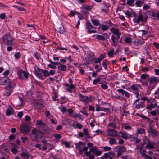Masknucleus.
I'll list each match as a JSON object with an SVG mask.
<instances>
[{"mask_svg":"<svg viewBox=\"0 0 159 159\" xmlns=\"http://www.w3.org/2000/svg\"><path fill=\"white\" fill-rule=\"evenodd\" d=\"M110 31L114 34L111 36V39L113 43V45L116 46L117 44L118 39L121 35L120 30L118 28L112 27L110 30Z\"/></svg>","mask_w":159,"mask_h":159,"instance_id":"nucleus-1","label":"nucleus"},{"mask_svg":"<svg viewBox=\"0 0 159 159\" xmlns=\"http://www.w3.org/2000/svg\"><path fill=\"white\" fill-rule=\"evenodd\" d=\"M36 125L37 126L39 125V128L41 129L46 134H49L52 130V129L50 128L41 120H38Z\"/></svg>","mask_w":159,"mask_h":159,"instance_id":"nucleus-2","label":"nucleus"},{"mask_svg":"<svg viewBox=\"0 0 159 159\" xmlns=\"http://www.w3.org/2000/svg\"><path fill=\"white\" fill-rule=\"evenodd\" d=\"M42 133V132L38 130L36 128H34L32 130L30 134V138L32 141L37 142L39 137H42V136L40 135Z\"/></svg>","mask_w":159,"mask_h":159,"instance_id":"nucleus-3","label":"nucleus"},{"mask_svg":"<svg viewBox=\"0 0 159 159\" xmlns=\"http://www.w3.org/2000/svg\"><path fill=\"white\" fill-rule=\"evenodd\" d=\"M147 17L143 14L140 12L139 14L133 19L134 23L139 24L140 22L145 23L147 22Z\"/></svg>","mask_w":159,"mask_h":159,"instance_id":"nucleus-4","label":"nucleus"},{"mask_svg":"<svg viewBox=\"0 0 159 159\" xmlns=\"http://www.w3.org/2000/svg\"><path fill=\"white\" fill-rule=\"evenodd\" d=\"M14 38L10 34L5 35L2 37V41L6 45H9L12 44Z\"/></svg>","mask_w":159,"mask_h":159,"instance_id":"nucleus-5","label":"nucleus"},{"mask_svg":"<svg viewBox=\"0 0 159 159\" xmlns=\"http://www.w3.org/2000/svg\"><path fill=\"white\" fill-rule=\"evenodd\" d=\"M139 85L138 84L132 85L130 86L129 88V91H133V93H134L136 98H138L139 96V90L138 88Z\"/></svg>","mask_w":159,"mask_h":159,"instance_id":"nucleus-6","label":"nucleus"},{"mask_svg":"<svg viewBox=\"0 0 159 159\" xmlns=\"http://www.w3.org/2000/svg\"><path fill=\"white\" fill-rule=\"evenodd\" d=\"M50 62L52 64L56 65H59L57 67L58 71H59V72L66 71L67 69V67L66 65L62 64H59L58 62L52 61H50Z\"/></svg>","mask_w":159,"mask_h":159,"instance_id":"nucleus-7","label":"nucleus"},{"mask_svg":"<svg viewBox=\"0 0 159 159\" xmlns=\"http://www.w3.org/2000/svg\"><path fill=\"white\" fill-rule=\"evenodd\" d=\"M18 74L19 78L24 80H26L28 77V73L24 70H19L18 73Z\"/></svg>","mask_w":159,"mask_h":159,"instance_id":"nucleus-8","label":"nucleus"},{"mask_svg":"<svg viewBox=\"0 0 159 159\" xmlns=\"http://www.w3.org/2000/svg\"><path fill=\"white\" fill-rule=\"evenodd\" d=\"M80 97V100L83 102H84L85 104H86L89 101H91L92 100L91 96L88 97L84 96L80 93L79 94Z\"/></svg>","mask_w":159,"mask_h":159,"instance_id":"nucleus-9","label":"nucleus"},{"mask_svg":"<svg viewBox=\"0 0 159 159\" xmlns=\"http://www.w3.org/2000/svg\"><path fill=\"white\" fill-rule=\"evenodd\" d=\"M34 103V107L37 109L42 108L44 106V102L41 99H39L36 101Z\"/></svg>","mask_w":159,"mask_h":159,"instance_id":"nucleus-10","label":"nucleus"},{"mask_svg":"<svg viewBox=\"0 0 159 159\" xmlns=\"http://www.w3.org/2000/svg\"><path fill=\"white\" fill-rule=\"evenodd\" d=\"M107 132L109 136L111 137L120 136L118 134V132L114 129H107Z\"/></svg>","mask_w":159,"mask_h":159,"instance_id":"nucleus-11","label":"nucleus"},{"mask_svg":"<svg viewBox=\"0 0 159 159\" xmlns=\"http://www.w3.org/2000/svg\"><path fill=\"white\" fill-rule=\"evenodd\" d=\"M37 70L34 71V73L35 75L39 78H40L41 80H43L44 78L42 75V74L43 73V70L39 67H37Z\"/></svg>","mask_w":159,"mask_h":159,"instance_id":"nucleus-12","label":"nucleus"},{"mask_svg":"<svg viewBox=\"0 0 159 159\" xmlns=\"http://www.w3.org/2000/svg\"><path fill=\"white\" fill-rule=\"evenodd\" d=\"M116 154L112 151H110L107 153H105L103 157L105 159H113L115 157Z\"/></svg>","mask_w":159,"mask_h":159,"instance_id":"nucleus-13","label":"nucleus"},{"mask_svg":"<svg viewBox=\"0 0 159 159\" xmlns=\"http://www.w3.org/2000/svg\"><path fill=\"white\" fill-rule=\"evenodd\" d=\"M148 131L153 138L157 137L159 135L158 132L155 129H154L152 127H150V129Z\"/></svg>","mask_w":159,"mask_h":159,"instance_id":"nucleus-14","label":"nucleus"},{"mask_svg":"<svg viewBox=\"0 0 159 159\" xmlns=\"http://www.w3.org/2000/svg\"><path fill=\"white\" fill-rule=\"evenodd\" d=\"M9 151L8 148L4 145L0 146V152L2 154H6Z\"/></svg>","mask_w":159,"mask_h":159,"instance_id":"nucleus-15","label":"nucleus"},{"mask_svg":"<svg viewBox=\"0 0 159 159\" xmlns=\"http://www.w3.org/2000/svg\"><path fill=\"white\" fill-rule=\"evenodd\" d=\"M139 98H138L134 102V104L135 106V107L137 109H139L141 107H143V102H139Z\"/></svg>","mask_w":159,"mask_h":159,"instance_id":"nucleus-16","label":"nucleus"},{"mask_svg":"<svg viewBox=\"0 0 159 159\" xmlns=\"http://www.w3.org/2000/svg\"><path fill=\"white\" fill-rule=\"evenodd\" d=\"M20 130L22 133L26 134H27L30 131V129L29 127L25 125H22L20 128Z\"/></svg>","mask_w":159,"mask_h":159,"instance_id":"nucleus-17","label":"nucleus"},{"mask_svg":"<svg viewBox=\"0 0 159 159\" xmlns=\"http://www.w3.org/2000/svg\"><path fill=\"white\" fill-rule=\"evenodd\" d=\"M118 92L120 94H121L122 96L125 95V96L128 98H129L130 97V93L122 89H118L117 90Z\"/></svg>","mask_w":159,"mask_h":159,"instance_id":"nucleus-18","label":"nucleus"},{"mask_svg":"<svg viewBox=\"0 0 159 159\" xmlns=\"http://www.w3.org/2000/svg\"><path fill=\"white\" fill-rule=\"evenodd\" d=\"M148 143L146 144L145 148L146 149H151L155 148V143L153 142H152L151 141H149L147 139Z\"/></svg>","mask_w":159,"mask_h":159,"instance_id":"nucleus-19","label":"nucleus"},{"mask_svg":"<svg viewBox=\"0 0 159 159\" xmlns=\"http://www.w3.org/2000/svg\"><path fill=\"white\" fill-rule=\"evenodd\" d=\"M134 44L135 46H139L143 45L144 43V39H142L135 40L134 41Z\"/></svg>","mask_w":159,"mask_h":159,"instance_id":"nucleus-20","label":"nucleus"},{"mask_svg":"<svg viewBox=\"0 0 159 159\" xmlns=\"http://www.w3.org/2000/svg\"><path fill=\"white\" fill-rule=\"evenodd\" d=\"M95 110L96 111H103L108 112L109 111V110L105 107L98 106L97 105H96Z\"/></svg>","mask_w":159,"mask_h":159,"instance_id":"nucleus-21","label":"nucleus"},{"mask_svg":"<svg viewBox=\"0 0 159 159\" xmlns=\"http://www.w3.org/2000/svg\"><path fill=\"white\" fill-rule=\"evenodd\" d=\"M157 106V103L154 102H152L150 104L148 105L146 107V109L149 110H151L152 109L154 108Z\"/></svg>","mask_w":159,"mask_h":159,"instance_id":"nucleus-22","label":"nucleus"},{"mask_svg":"<svg viewBox=\"0 0 159 159\" xmlns=\"http://www.w3.org/2000/svg\"><path fill=\"white\" fill-rule=\"evenodd\" d=\"M105 57L104 55L101 54L99 57H97L95 60L94 62L95 63H100Z\"/></svg>","mask_w":159,"mask_h":159,"instance_id":"nucleus-23","label":"nucleus"},{"mask_svg":"<svg viewBox=\"0 0 159 159\" xmlns=\"http://www.w3.org/2000/svg\"><path fill=\"white\" fill-rule=\"evenodd\" d=\"M149 84H152L153 83L158 82V78L154 76H151L148 79Z\"/></svg>","mask_w":159,"mask_h":159,"instance_id":"nucleus-24","label":"nucleus"},{"mask_svg":"<svg viewBox=\"0 0 159 159\" xmlns=\"http://www.w3.org/2000/svg\"><path fill=\"white\" fill-rule=\"evenodd\" d=\"M11 80L9 79L4 80L2 79L0 81V85H9Z\"/></svg>","mask_w":159,"mask_h":159,"instance_id":"nucleus-25","label":"nucleus"},{"mask_svg":"<svg viewBox=\"0 0 159 159\" xmlns=\"http://www.w3.org/2000/svg\"><path fill=\"white\" fill-rule=\"evenodd\" d=\"M97 148L96 147H92L90 148L88 152H87L85 153V154L86 156H88V155L90 154V153L94 152L97 151Z\"/></svg>","mask_w":159,"mask_h":159,"instance_id":"nucleus-26","label":"nucleus"},{"mask_svg":"<svg viewBox=\"0 0 159 159\" xmlns=\"http://www.w3.org/2000/svg\"><path fill=\"white\" fill-rule=\"evenodd\" d=\"M12 92V91L11 88H6L4 91V94L7 96L10 95Z\"/></svg>","mask_w":159,"mask_h":159,"instance_id":"nucleus-27","label":"nucleus"},{"mask_svg":"<svg viewBox=\"0 0 159 159\" xmlns=\"http://www.w3.org/2000/svg\"><path fill=\"white\" fill-rule=\"evenodd\" d=\"M132 39L129 37H126L125 39V43L128 45H131L132 43Z\"/></svg>","mask_w":159,"mask_h":159,"instance_id":"nucleus-28","label":"nucleus"},{"mask_svg":"<svg viewBox=\"0 0 159 159\" xmlns=\"http://www.w3.org/2000/svg\"><path fill=\"white\" fill-rule=\"evenodd\" d=\"M109 27L110 26H108L107 25L103 24H101L100 26V27L103 31L107 30Z\"/></svg>","mask_w":159,"mask_h":159,"instance_id":"nucleus-29","label":"nucleus"},{"mask_svg":"<svg viewBox=\"0 0 159 159\" xmlns=\"http://www.w3.org/2000/svg\"><path fill=\"white\" fill-rule=\"evenodd\" d=\"M83 130L84 135H85L86 138L89 139L90 138V137L89 134L88 130L87 129L84 128L83 129Z\"/></svg>","mask_w":159,"mask_h":159,"instance_id":"nucleus-30","label":"nucleus"},{"mask_svg":"<svg viewBox=\"0 0 159 159\" xmlns=\"http://www.w3.org/2000/svg\"><path fill=\"white\" fill-rule=\"evenodd\" d=\"M103 131L100 130L99 129H98L97 130L95 131H93V136H94L97 135H99L103 133Z\"/></svg>","mask_w":159,"mask_h":159,"instance_id":"nucleus-31","label":"nucleus"},{"mask_svg":"<svg viewBox=\"0 0 159 159\" xmlns=\"http://www.w3.org/2000/svg\"><path fill=\"white\" fill-rule=\"evenodd\" d=\"M95 36H96V38L98 40L104 41L105 39V37L102 35L96 34Z\"/></svg>","mask_w":159,"mask_h":159,"instance_id":"nucleus-32","label":"nucleus"},{"mask_svg":"<svg viewBox=\"0 0 159 159\" xmlns=\"http://www.w3.org/2000/svg\"><path fill=\"white\" fill-rule=\"evenodd\" d=\"M109 143L111 145L115 144L116 143V141L114 138H110L109 139Z\"/></svg>","mask_w":159,"mask_h":159,"instance_id":"nucleus-33","label":"nucleus"},{"mask_svg":"<svg viewBox=\"0 0 159 159\" xmlns=\"http://www.w3.org/2000/svg\"><path fill=\"white\" fill-rule=\"evenodd\" d=\"M14 112V110L12 107L7 109L6 112V114L8 116L10 115Z\"/></svg>","mask_w":159,"mask_h":159,"instance_id":"nucleus-34","label":"nucleus"},{"mask_svg":"<svg viewBox=\"0 0 159 159\" xmlns=\"http://www.w3.org/2000/svg\"><path fill=\"white\" fill-rule=\"evenodd\" d=\"M12 7L16 8L18 10L20 11H26V10L24 8L21 7H20L18 6L17 5H14L12 6Z\"/></svg>","mask_w":159,"mask_h":159,"instance_id":"nucleus-35","label":"nucleus"},{"mask_svg":"<svg viewBox=\"0 0 159 159\" xmlns=\"http://www.w3.org/2000/svg\"><path fill=\"white\" fill-rule=\"evenodd\" d=\"M103 7L102 9L103 11L105 12H107L108 11V8L109 7V6L108 5H106L105 4H103Z\"/></svg>","mask_w":159,"mask_h":159,"instance_id":"nucleus-36","label":"nucleus"},{"mask_svg":"<svg viewBox=\"0 0 159 159\" xmlns=\"http://www.w3.org/2000/svg\"><path fill=\"white\" fill-rule=\"evenodd\" d=\"M21 156L25 159H28L29 157L30 156V155H29L27 153L23 152L21 153Z\"/></svg>","mask_w":159,"mask_h":159,"instance_id":"nucleus-37","label":"nucleus"},{"mask_svg":"<svg viewBox=\"0 0 159 159\" xmlns=\"http://www.w3.org/2000/svg\"><path fill=\"white\" fill-rule=\"evenodd\" d=\"M137 131L136 133L137 134H143L145 133V129L143 128H140L139 129H137Z\"/></svg>","mask_w":159,"mask_h":159,"instance_id":"nucleus-38","label":"nucleus"},{"mask_svg":"<svg viewBox=\"0 0 159 159\" xmlns=\"http://www.w3.org/2000/svg\"><path fill=\"white\" fill-rule=\"evenodd\" d=\"M101 78H98L95 79L93 80V84L94 85H97V84L99 82H101Z\"/></svg>","mask_w":159,"mask_h":159,"instance_id":"nucleus-39","label":"nucleus"},{"mask_svg":"<svg viewBox=\"0 0 159 159\" xmlns=\"http://www.w3.org/2000/svg\"><path fill=\"white\" fill-rule=\"evenodd\" d=\"M58 31L60 33H63L65 31L64 27L62 25H61L59 27L57 28Z\"/></svg>","mask_w":159,"mask_h":159,"instance_id":"nucleus-40","label":"nucleus"},{"mask_svg":"<svg viewBox=\"0 0 159 159\" xmlns=\"http://www.w3.org/2000/svg\"><path fill=\"white\" fill-rule=\"evenodd\" d=\"M75 144L76 146V148L79 150L81 148L80 145H83V143L82 142L80 141L78 143H75Z\"/></svg>","mask_w":159,"mask_h":159,"instance_id":"nucleus-41","label":"nucleus"},{"mask_svg":"<svg viewBox=\"0 0 159 159\" xmlns=\"http://www.w3.org/2000/svg\"><path fill=\"white\" fill-rule=\"evenodd\" d=\"M137 137L133 135H129L128 139H129L131 141H134Z\"/></svg>","mask_w":159,"mask_h":159,"instance_id":"nucleus-42","label":"nucleus"},{"mask_svg":"<svg viewBox=\"0 0 159 159\" xmlns=\"http://www.w3.org/2000/svg\"><path fill=\"white\" fill-rule=\"evenodd\" d=\"M86 28L87 29L89 30L90 29L93 28V26L92 25L91 23L89 22L86 23Z\"/></svg>","mask_w":159,"mask_h":159,"instance_id":"nucleus-43","label":"nucleus"},{"mask_svg":"<svg viewBox=\"0 0 159 159\" xmlns=\"http://www.w3.org/2000/svg\"><path fill=\"white\" fill-rule=\"evenodd\" d=\"M92 22L93 25L97 26H98L100 25V22L98 20H92Z\"/></svg>","mask_w":159,"mask_h":159,"instance_id":"nucleus-44","label":"nucleus"},{"mask_svg":"<svg viewBox=\"0 0 159 159\" xmlns=\"http://www.w3.org/2000/svg\"><path fill=\"white\" fill-rule=\"evenodd\" d=\"M149 75L147 74H142L140 77L141 79L145 80L149 77Z\"/></svg>","mask_w":159,"mask_h":159,"instance_id":"nucleus-45","label":"nucleus"},{"mask_svg":"<svg viewBox=\"0 0 159 159\" xmlns=\"http://www.w3.org/2000/svg\"><path fill=\"white\" fill-rule=\"evenodd\" d=\"M143 2L140 0H137L136 1L135 4L138 7H141Z\"/></svg>","mask_w":159,"mask_h":159,"instance_id":"nucleus-46","label":"nucleus"},{"mask_svg":"<svg viewBox=\"0 0 159 159\" xmlns=\"http://www.w3.org/2000/svg\"><path fill=\"white\" fill-rule=\"evenodd\" d=\"M107 61L105 59L103 61L102 63L104 68L105 69H107Z\"/></svg>","mask_w":159,"mask_h":159,"instance_id":"nucleus-47","label":"nucleus"},{"mask_svg":"<svg viewBox=\"0 0 159 159\" xmlns=\"http://www.w3.org/2000/svg\"><path fill=\"white\" fill-rule=\"evenodd\" d=\"M58 108L63 113H64L67 111V109L65 107H63L62 108H61L59 107Z\"/></svg>","mask_w":159,"mask_h":159,"instance_id":"nucleus-48","label":"nucleus"},{"mask_svg":"<svg viewBox=\"0 0 159 159\" xmlns=\"http://www.w3.org/2000/svg\"><path fill=\"white\" fill-rule=\"evenodd\" d=\"M108 125L113 128H116V124L115 123L110 122L108 124Z\"/></svg>","mask_w":159,"mask_h":159,"instance_id":"nucleus-49","label":"nucleus"},{"mask_svg":"<svg viewBox=\"0 0 159 159\" xmlns=\"http://www.w3.org/2000/svg\"><path fill=\"white\" fill-rule=\"evenodd\" d=\"M114 50H111L110 51L108 52V55L109 57H113V53H114Z\"/></svg>","mask_w":159,"mask_h":159,"instance_id":"nucleus-50","label":"nucleus"},{"mask_svg":"<svg viewBox=\"0 0 159 159\" xmlns=\"http://www.w3.org/2000/svg\"><path fill=\"white\" fill-rule=\"evenodd\" d=\"M49 72L47 70H43V75L44 77H46L49 76Z\"/></svg>","mask_w":159,"mask_h":159,"instance_id":"nucleus-51","label":"nucleus"},{"mask_svg":"<svg viewBox=\"0 0 159 159\" xmlns=\"http://www.w3.org/2000/svg\"><path fill=\"white\" fill-rule=\"evenodd\" d=\"M118 150L120 151L122 153L125 151L126 149L124 147L121 146L119 147Z\"/></svg>","mask_w":159,"mask_h":159,"instance_id":"nucleus-52","label":"nucleus"},{"mask_svg":"<svg viewBox=\"0 0 159 159\" xmlns=\"http://www.w3.org/2000/svg\"><path fill=\"white\" fill-rule=\"evenodd\" d=\"M129 114L130 113L129 111L124 110L122 112V115L125 116H128L129 115Z\"/></svg>","mask_w":159,"mask_h":159,"instance_id":"nucleus-53","label":"nucleus"},{"mask_svg":"<svg viewBox=\"0 0 159 159\" xmlns=\"http://www.w3.org/2000/svg\"><path fill=\"white\" fill-rule=\"evenodd\" d=\"M129 134H128L127 133H124L123 135H122L121 137L123 139H127L128 138V137L129 136Z\"/></svg>","mask_w":159,"mask_h":159,"instance_id":"nucleus-54","label":"nucleus"},{"mask_svg":"<svg viewBox=\"0 0 159 159\" xmlns=\"http://www.w3.org/2000/svg\"><path fill=\"white\" fill-rule=\"evenodd\" d=\"M58 49L60 50H65L67 51L68 52H69V51H68L67 48L66 47H62L61 46H59L57 47Z\"/></svg>","mask_w":159,"mask_h":159,"instance_id":"nucleus-55","label":"nucleus"},{"mask_svg":"<svg viewBox=\"0 0 159 159\" xmlns=\"http://www.w3.org/2000/svg\"><path fill=\"white\" fill-rule=\"evenodd\" d=\"M54 136L55 139L57 140L58 139H60L62 137V135L60 134H56L54 135Z\"/></svg>","mask_w":159,"mask_h":159,"instance_id":"nucleus-56","label":"nucleus"},{"mask_svg":"<svg viewBox=\"0 0 159 159\" xmlns=\"http://www.w3.org/2000/svg\"><path fill=\"white\" fill-rule=\"evenodd\" d=\"M125 14L126 15L127 18L131 16V13L129 11H126L125 12Z\"/></svg>","mask_w":159,"mask_h":159,"instance_id":"nucleus-57","label":"nucleus"},{"mask_svg":"<svg viewBox=\"0 0 159 159\" xmlns=\"http://www.w3.org/2000/svg\"><path fill=\"white\" fill-rule=\"evenodd\" d=\"M80 112L86 116H88V114L86 112L85 108L84 107H83L82 108V111H80Z\"/></svg>","mask_w":159,"mask_h":159,"instance_id":"nucleus-58","label":"nucleus"},{"mask_svg":"<svg viewBox=\"0 0 159 159\" xmlns=\"http://www.w3.org/2000/svg\"><path fill=\"white\" fill-rule=\"evenodd\" d=\"M141 100L143 101H146L148 103L150 102V100L146 97H143L141 98Z\"/></svg>","mask_w":159,"mask_h":159,"instance_id":"nucleus-59","label":"nucleus"},{"mask_svg":"<svg viewBox=\"0 0 159 159\" xmlns=\"http://www.w3.org/2000/svg\"><path fill=\"white\" fill-rule=\"evenodd\" d=\"M20 52H17L15 54L14 56L16 59H18L20 57Z\"/></svg>","mask_w":159,"mask_h":159,"instance_id":"nucleus-60","label":"nucleus"},{"mask_svg":"<svg viewBox=\"0 0 159 159\" xmlns=\"http://www.w3.org/2000/svg\"><path fill=\"white\" fill-rule=\"evenodd\" d=\"M139 152H140L142 156L144 157L145 156V155H146V151L144 150H141L139 151Z\"/></svg>","mask_w":159,"mask_h":159,"instance_id":"nucleus-61","label":"nucleus"},{"mask_svg":"<svg viewBox=\"0 0 159 159\" xmlns=\"http://www.w3.org/2000/svg\"><path fill=\"white\" fill-rule=\"evenodd\" d=\"M11 151L13 154L15 155L18 152V150L16 148H12Z\"/></svg>","mask_w":159,"mask_h":159,"instance_id":"nucleus-62","label":"nucleus"},{"mask_svg":"<svg viewBox=\"0 0 159 159\" xmlns=\"http://www.w3.org/2000/svg\"><path fill=\"white\" fill-rule=\"evenodd\" d=\"M62 143L65 145L66 148H68L70 147V143L67 142L63 141L62 142Z\"/></svg>","mask_w":159,"mask_h":159,"instance_id":"nucleus-63","label":"nucleus"},{"mask_svg":"<svg viewBox=\"0 0 159 159\" xmlns=\"http://www.w3.org/2000/svg\"><path fill=\"white\" fill-rule=\"evenodd\" d=\"M76 14V12L74 11H70V14H69L68 16L70 17H72L74 16Z\"/></svg>","mask_w":159,"mask_h":159,"instance_id":"nucleus-64","label":"nucleus"}]
</instances>
